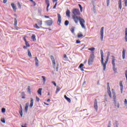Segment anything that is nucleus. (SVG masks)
Returning <instances> with one entry per match:
<instances>
[{
	"mask_svg": "<svg viewBox=\"0 0 127 127\" xmlns=\"http://www.w3.org/2000/svg\"><path fill=\"white\" fill-rule=\"evenodd\" d=\"M51 59L53 63V67H55L56 66V63L55 62V59H54V57H53V56H51Z\"/></svg>",
	"mask_w": 127,
	"mask_h": 127,
	"instance_id": "9",
	"label": "nucleus"
},
{
	"mask_svg": "<svg viewBox=\"0 0 127 127\" xmlns=\"http://www.w3.org/2000/svg\"><path fill=\"white\" fill-rule=\"evenodd\" d=\"M1 122L2 123H3V124H4V123H5V121L4 120V119H2V120H1Z\"/></svg>",
	"mask_w": 127,
	"mask_h": 127,
	"instance_id": "52",
	"label": "nucleus"
},
{
	"mask_svg": "<svg viewBox=\"0 0 127 127\" xmlns=\"http://www.w3.org/2000/svg\"><path fill=\"white\" fill-rule=\"evenodd\" d=\"M124 104H125V105H127V99H125Z\"/></svg>",
	"mask_w": 127,
	"mask_h": 127,
	"instance_id": "49",
	"label": "nucleus"
},
{
	"mask_svg": "<svg viewBox=\"0 0 127 127\" xmlns=\"http://www.w3.org/2000/svg\"><path fill=\"white\" fill-rule=\"evenodd\" d=\"M17 4L19 8H21V5H20V3H19V2H17Z\"/></svg>",
	"mask_w": 127,
	"mask_h": 127,
	"instance_id": "39",
	"label": "nucleus"
},
{
	"mask_svg": "<svg viewBox=\"0 0 127 127\" xmlns=\"http://www.w3.org/2000/svg\"><path fill=\"white\" fill-rule=\"evenodd\" d=\"M107 87H110V83H107Z\"/></svg>",
	"mask_w": 127,
	"mask_h": 127,
	"instance_id": "62",
	"label": "nucleus"
},
{
	"mask_svg": "<svg viewBox=\"0 0 127 127\" xmlns=\"http://www.w3.org/2000/svg\"><path fill=\"white\" fill-rule=\"evenodd\" d=\"M78 6L80 8V12H82V11H83V7H82V5L80 4H78Z\"/></svg>",
	"mask_w": 127,
	"mask_h": 127,
	"instance_id": "32",
	"label": "nucleus"
},
{
	"mask_svg": "<svg viewBox=\"0 0 127 127\" xmlns=\"http://www.w3.org/2000/svg\"><path fill=\"white\" fill-rule=\"evenodd\" d=\"M7 2V0H3V3H6Z\"/></svg>",
	"mask_w": 127,
	"mask_h": 127,
	"instance_id": "53",
	"label": "nucleus"
},
{
	"mask_svg": "<svg viewBox=\"0 0 127 127\" xmlns=\"http://www.w3.org/2000/svg\"><path fill=\"white\" fill-rule=\"evenodd\" d=\"M83 66H84V64H81L79 66V68H83Z\"/></svg>",
	"mask_w": 127,
	"mask_h": 127,
	"instance_id": "42",
	"label": "nucleus"
},
{
	"mask_svg": "<svg viewBox=\"0 0 127 127\" xmlns=\"http://www.w3.org/2000/svg\"><path fill=\"white\" fill-rule=\"evenodd\" d=\"M58 21H57V23L58 25H60L61 24V21H62V17H61V15H60V14L58 13Z\"/></svg>",
	"mask_w": 127,
	"mask_h": 127,
	"instance_id": "8",
	"label": "nucleus"
},
{
	"mask_svg": "<svg viewBox=\"0 0 127 127\" xmlns=\"http://www.w3.org/2000/svg\"><path fill=\"white\" fill-rule=\"evenodd\" d=\"M53 2H55V1H57V0H53Z\"/></svg>",
	"mask_w": 127,
	"mask_h": 127,
	"instance_id": "64",
	"label": "nucleus"
},
{
	"mask_svg": "<svg viewBox=\"0 0 127 127\" xmlns=\"http://www.w3.org/2000/svg\"><path fill=\"white\" fill-rule=\"evenodd\" d=\"M14 28H15V30H18V29H20V28L17 27L16 25L14 26Z\"/></svg>",
	"mask_w": 127,
	"mask_h": 127,
	"instance_id": "38",
	"label": "nucleus"
},
{
	"mask_svg": "<svg viewBox=\"0 0 127 127\" xmlns=\"http://www.w3.org/2000/svg\"><path fill=\"white\" fill-rule=\"evenodd\" d=\"M120 89H121V93L123 94V91L124 90V86L123 85V81H121L120 82Z\"/></svg>",
	"mask_w": 127,
	"mask_h": 127,
	"instance_id": "10",
	"label": "nucleus"
},
{
	"mask_svg": "<svg viewBox=\"0 0 127 127\" xmlns=\"http://www.w3.org/2000/svg\"><path fill=\"white\" fill-rule=\"evenodd\" d=\"M77 37L78 38H81V37H83V34L79 33L77 34Z\"/></svg>",
	"mask_w": 127,
	"mask_h": 127,
	"instance_id": "26",
	"label": "nucleus"
},
{
	"mask_svg": "<svg viewBox=\"0 0 127 127\" xmlns=\"http://www.w3.org/2000/svg\"><path fill=\"white\" fill-rule=\"evenodd\" d=\"M64 99H65V100H66L68 103H71V99L67 97L65 95H64Z\"/></svg>",
	"mask_w": 127,
	"mask_h": 127,
	"instance_id": "21",
	"label": "nucleus"
},
{
	"mask_svg": "<svg viewBox=\"0 0 127 127\" xmlns=\"http://www.w3.org/2000/svg\"><path fill=\"white\" fill-rule=\"evenodd\" d=\"M42 88H39L38 90V94H39V95H42Z\"/></svg>",
	"mask_w": 127,
	"mask_h": 127,
	"instance_id": "25",
	"label": "nucleus"
},
{
	"mask_svg": "<svg viewBox=\"0 0 127 127\" xmlns=\"http://www.w3.org/2000/svg\"><path fill=\"white\" fill-rule=\"evenodd\" d=\"M100 54L101 58V64L103 66V71H105L106 70L107 64L109 61V59L110 58V56L111 55V54L110 53V52L108 53L106 61H105V63H104V52L102 50L100 51Z\"/></svg>",
	"mask_w": 127,
	"mask_h": 127,
	"instance_id": "2",
	"label": "nucleus"
},
{
	"mask_svg": "<svg viewBox=\"0 0 127 127\" xmlns=\"http://www.w3.org/2000/svg\"><path fill=\"white\" fill-rule=\"evenodd\" d=\"M100 38L101 41L104 40V27H102L100 30Z\"/></svg>",
	"mask_w": 127,
	"mask_h": 127,
	"instance_id": "5",
	"label": "nucleus"
},
{
	"mask_svg": "<svg viewBox=\"0 0 127 127\" xmlns=\"http://www.w3.org/2000/svg\"><path fill=\"white\" fill-rule=\"evenodd\" d=\"M21 96H22V99H25V93L24 92H22L21 93Z\"/></svg>",
	"mask_w": 127,
	"mask_h": 127,
	"instance_id": "27",
	"label": "nucleus"
},
{
	"mask_svg": "<svg viewBox=\"0 0 127 127\" xmlns=\"http://www.w3.org/2000/svg\"><path fill=\"white\" fill-rule=\"evenodd\" d=\"M23 39H24L25 42H27V41H26V39H25V38H24Z\"/></svg>",
	"mask_w": 127,
	"mask_h": 127,
	"instance_id": "61",
	"label": "nucleus"
},
{
	"mask_svg": "<svg viewBox=\"0 0 127 127\" xmlns=\"http://www.w3.org/2000/svg\"><path fill=\"white\" fill-rule=\"evenodd\" d=\"M41 78H43V80H45L46 79V78L44 76H42Z\"/></svg>",
	"mask_w": 127,
	"mask_h": 127,
	"instance_id": "58",
	"label": "nucleus"
},
{
	"mask_svg": "<svg viewBox=\"0 0 127 127\" xmlns=\"http://www.w3.org/2000/svg\"><path fill=\"white\" fill-rule=\"evenodd\" d=\"M70 11L69 10V9H67L65 13L66 16H67L68 17H70Z\"/></svg>",
	"mask_w": 127,
	"mask_h": 127,
	"instance_id": "20",
	"label": "nucleus"
},
{
	"mask_svg": "<svg viewBox=\"0 0 127 127\" xmlns=\"http://www.w3.org/2000/svg\"><path fill=\"white\" fill-rule=\"evenodd\" d=\"M52 83L53 84H54L55 87H56L57 84H56V82H55V81H52Z\"/></svg>",
	"mask_w": 127,
	"mask_h": 127,
	"instance_id": "46",
	"label": "nucleus"
},
{
	"mask_svg": "<svg viewBox=\"0 0 127 127\" xmlns=\"http://www.w3.org/2000/svg\"><path fill=\"white\" fill-rule=\"evenodd\" d=\"M125 40L127 42V28H125Z\"/></svg>",
	"mask_w": 127,
	"mask_h": 127,
	"instance_id": "22",
	"label": "nucleus"
},
{
	"mask_svg": "<svg viewBox=\"0 0 127 127\" xmlns=\"http://www.w3.org/2000/svg\"><path fill=\"white\" fill-rule=\"evenodd\" d=\"M112 94H113V100H117V98L116 96V92L112 91Z\"/></svg>",
	"mask_w": 127,
	"mask_h": 127,
	"instance_id": "24",
	"label": "nucleus"
},
{
	"mask_svg": "<svg viewBox=\"0 0 127 127\" xmlns=\"http://www.w3.org/2000/svg\"><path fill=\"white\" fill-rule=\"evenodd\" d=\"M25 44L27 47H30V45H29V43H28V42H25Z\"/></svg>",
	"mask_w": 127,
	"mask_h": 127,
	"instance_id": "36",
	"label": "nucleus"
},
{
	"mask_svg": "<svg viewBox=\"0 0 127 127\" xmlns=\"http://www.w3.org/2000/svg\"><path fill=\"white\" fill-rule=\"evenodd\" d=\"M28 55L29 57H32V55H31V53L30 52V51H29V50H28Z\"/></svg>",
	"mask_w": 127,
	"mask_h": 127,
	"instance_id": "28",
	"label": "nucleus"
},
{
	"mask_svg": "<svg viewBox=\"0 0 127 127\" xmlns=\"http://www.w3.org/2000/svg\"><path fill=\"white\" fill-rule=\"evenodd\" d=\"M81 71H84V68L83 67L80 68Z\"/></svg>",
	"mask_w": 127,
	"mask_h": 127,
	"instance_id": "60",
	"label": "nucleus"
},
{
	"mask_svg": "<svg viewBox=\"0 0 127 127\" xmlns=\"http://www.w3.org/2000/svg\"><path fill=\"white\" fill-rule=\"evenodd\" d=\"M72 12L73 14L72 16V19L75 23L77 24L79 22L80 25H81L82 28L85 29V28H86V26H85L86 21H85V19L79 16L81 15V13L80 12L79 9L73 8L72 10Z\"/></svg>",
	"mask_w": 127,
	"mask_h": 127,
	"instance_id": "1",
	"label": "nucleus"
},
{
	"mask_svg": "<svg viewBox=\"0 0 127 127\" xmlns=\"http://www.w3.org/2000/svg\"><path fill=\"white\" fill-rule=\"evenodd\" d=\"M17 25V20H16V18L14 19V26H16Z\"/></svg>",
	"mask_w": 127,
	"mask_h": 127,
	"instance_id": "29",
	"label": "nucleus"
},
{
	"mask_svg": "<svg viewBox=\"0 0 127 127\" xmlns=\"http://www.w3.org/2000/svg\"><path fill=\"white\" fill-rule=\"evenodd\" d=\"M19 111H22V106H21V105H20V108Z\"/></svg>",
	"mask_w": 127,
	"mask_h": 127,
	"instance_id": "56",
	"label": "nucleus"
},
{
	"mask_svg": "<svg viewBox=\"0 0 127 127\" xmlns=\"http://www.w3.org/2000/svg\"><path fill=\"white\" fill-rule=\"evenodd\" d=\"M59 91H60V88H59V87L57 86V90L56 91V94H58V92H59Z\"/></svg>",
	"mask_w": 127,
	"mask_h": 127,
	"instance_id": "31",
	"label": "nucleus"
},
{
	"mask_svg": "<svg viewBox=\"0 0 127 127\" xmlns=\"http://www.w3.org/2000/svg\"><path fill=\"white\" fill-rule=\"evenodd\" d=\"M75 30V28H71L70 29V31L72 33H74V31Z\"/></svg>",
	"mask_w": 127,
	"mask_h": 127,
	"instance_id": "37",
	"label": "nucleus"
},
{
	"mask_svg": "<svg viewBox=\"0 0 127 127\" xmlns=\"http://www.w3.org/2000/svg\"><path fill=\"white\" fill-rule=\"evenodd\" d=\"M111 121L109 122L108 127H111Z\"/></svg>",
	"mask_w": 127,
	"mask_h": 127,
	"instance_id": "48",
	"label": "nucleus"
},
{
	"mask_svg": "<svg viewBox=\"0 0 127 127\" xmlns=\"http://www.w3.org/2000/svg\"><path fill=\"white\" fill-rule=\"evenodd\" d=\"M45 23L48 25V26H51L52 24H53V20L52 19L51 20H48L45 21Z\"/></svg>",
	"mask_w": 127,
	"mask_h": 127,
	"instance_id": "6",
	"label": "nucleus"
},
{
	"mask_svg": "<svg viewBox=\"0 0 127 127\" xmlns=\"http://www.w3.org/2000/svg\"><path fill=\"white\" fill-rule=\"evenodd\" d=\"M27 90H28V93H29V94H31V91L30 86H28Z\"/></svg>",
	"mask_w": 127,
	"mask_h": 127,
	"instance_id": "33",
	"label": "nucleus"
},
{
	"mask_svg": "<svg viewBox=\"0 0 127 127\" xmlns=\"http://www.w3.org/2000/svg\"><path fill=\"white\" fill-rule=\"evenodd\" d=\"M11 6H12L14 11H16V6L14 5V3H11Z\"/></svg>",
	"mask_w": 127,
	"mask_h": 127,
	"instance_id": "15",
	"label": "nucleus"
},
{
	"mask_svg": "<svg viewBox=\"0 0 127 127\" xmlns=\"http://www.w3.org/2000/svg\"><path fill=\"white\" fill-rule=\"evenodd\" d=\"M125 76L126 77V79L127 80V70L125 71Z\"/></svg>",
	"mask_w": 127,
	"mask_h": 127,
	"instance_id": "50",
	"label": "nucleus"
},
{
	"mask_svg": "<svg viewBox=\"0 0 127 127\" xmlns=\"http://www.w3.org/2000/svg\"><path fill=\"white\" fill-rule=\"evenodd\" d=\"M32 3H33L34 6H35V5H36V3L35 2V1H33L32 2Z\"/></svg>",
	"mask_w": 127,
	"mask_h": 127,
	"instance_id": "55",
	"label": "nucleus"
},
{
	"mask_svg": "<svg viewBox=\"0 0 127 127\" xmlns=\"http://www.w3.org/2000/svg\"><path fill=\"white\" fill-rule=\"evenodd\" d=\"M45 18H49V16H45Z\"/></svg>",
	"mask_w": 127,
	"mask_h": 127,
	"instance_id": "59",
	"label": "nucleus"
},
{
	"mask_svg": "<svg viewBox=\"0 0 127 127\" xmlns=\"http://www.w3.org/2000/svg\"><path fill=\"white\" fill-rule=\"evenodd\" d=\"M118 4L119 5L120 9H122V0H119Z\"/></svg>",
	"mask_w": 127,
	"mask_h": 127,
	"instance_id": "23",
	"label": "nucleus"
},
{
	"mask_svg": "<svg viewBox=\"0 0 127 127\" xmlns=\"http://www.w3.org/2000/svg\"><path fill=\"white\" fill-rule=\"evenodd\" d=\"M68 24H69V21H68V20L65 21L64 25H65V26H68Z\"/></svg>",
	"mask_w": 127,
	"mask_h": 127,
	"instance_id": "30",
	"label": "nucleus"
},
{
	"mask_svg": "<svg viewBox=\"0 0 127 127\" xmlns=\"http://www.w3.org/2000/svg\"><path fill=\"white\" fill-rule=\"evenodd\" d=\"M125 6H127V0H125Z\"/></svg>",
	"mask_w": 127,
	"mask_h": 127,
	"instance_id": "51",
	"label": "nucleus"
},
{
	"mask_svg": "<svg viewBox=\"0 0 127 127\" xmlns=\"http://www.w3.org/2000/svg\"><path fill=\"white\" fill-rule=\"evenodd\" d=\"M57 5V2H56L55 4V5L53 7V9H55V8H56V6Z\"/></svg>",
	"mask_w": 127,
	"mask_h": 127,
	"instance_id": "47",
	"label": "nucleus"
},
{
	"mask_svg": "<svg viewBox=\"0 0 127 127\" xmlns=\"http://www.w3.org/2000/svg\"><path fill=\"white\" fill-rule=\"evenodd\" d=\"M31 39L33 41H36V36L35 34H33L31 36Z\"/></svg>",
	"mask_w": 127,
	"mask_h": 127,
	"instance_id": "19",
	"label": "nucleus"
},
{
	"mask_svg": "<svg viewBox=\"0 0 127 127\" xmlns=\"http://www.w3.org/2000/svg\"><path fill=\"white\" fill-rule=\"evenodd\" d=\"M1 113H5V108H2L1 109Z\"/></svg>",
	"mask_w": 127,
	"mask_h": 127,
	"instance_id": "40",
	"label": "nucleus"
},
{
	"mask_svg": "<svg viewBox=\"0 0 127 127\" xmlns=\"http://www.w3.org/2000/svg\"><path fill=\"white\" fill-rule=\"evenodd\" d=\"M36 100L37 102H39L40 99H39V98H38V97L37 96L36 98Z\"/></svg>",
	"mask_w": 127,
	"mask_h": 127,
	"instance_id": "45",
	"label": "nucleus"
},
{
	"mask_svg": "<svg viewBox=\"0 0 127 127\" xmlns=\"http://www.w3.org/2000/svg\"><path fill=\"white\" fill-rule=\"evenodd\" d=\"M94 108L96 112H98V100L97 99H95L94 100Z\"/></svg>",
	"mask_w": 127,
	"mask_h": 127,
	"instance_id": "7",
	"label": "nucleus"
},
{
	"mask_svg": "<svg viewBox=\"0 0 127 127\" xmlns=\"http://www.w3.org/2000/svg\"><path fill=\"white\" fill-rule=\"evenodd\" d=\"M27 46H24L23 47V48H24V49H26V48H27Z\"/></svg>",
	"mask_w": 127,
	"mask_h": 127,
	"instance_id": "63",
	"label": "nucleus"
},
{
	"mask_svg": "<svg viewBox=\"0 0 127 127\" xmlns=\"http://www.w3.org/2000/svg\"><path fill=\"white\" fill-rule=\"evenodd\" d=\"M113 58L112 59V64L113 65V69L114 71H117V68H116V64L115 62H116V59H115V57H113Z\"/></svg>",
	"mask_w": 127,
	"mask_h": 127,
	"instance_id": "4",
	"label": "nucleus"
},
{
	"mask_svg": "<svg viewBox=\"0 0 127 127\" xmlns=\"http://www.w3.org/2000/svg\"><path fill=\"white\" fill-rule=\"evenodd\" d=\"M80 43H81V41H80L76 40V44H80Z\"/></svg>",
	"mask_w": 127,
	"mask_h": 127,
	"instance_id": "43",
	"label": "nucleus"
},
{
	"mask_svg": "<svg viewBox=\"0 0 127 127\" xmlns=\"http://www.w3.org/2000/svg\"><path fill=\"white\" fill-rule=\"evenodd\" d=\"M33 102H34V100L32 98H31L30 104L29 106V107L30 108H32V107H33Z\"/></svg>",
	"mask_w": 127,
	"mask_h": 127,
	"instance_id": "18",
	"label": "nucleus"
},
{
	"mask_svg": "<svg viewBox=\"0 0 127 127\" xmlns=\"http://www.w3.org/2000/svg\"><path fill=\"white\" fill-rule=\"evenodd\" d=\"M94 59H95V52H92L91 53L88 59V65H92V63L94 62Z\"/></svg>",
	"mask_w": 127,
	"mask_h": 127,
	"instance_id": "3",
	"label": "nucleus"
},
{
	"mask_svg": "<svg viewBox=\"0 0 127 127\" xmlns=\"http://www.w3.org/2000/svg\"><path fill=\"white\" fill-rule=\"evenodd\" d=\"M35 61L36 63V66H37V67H38V66H39V62L37 57L35 58Z\"/></svg>",
	"mask_w": 127,
	"mask_h": 127,
	"instance_id": "14",
	"label": "nucleus"
},
{
	"mask_svg": "<svg viewBox=\"0 0 127 127\" xmlns=\"http://www.w3.org/2000/svg\"><path fill=\"white\" fill-rule=\"evenodd\" d=\"M34 27H35V28H37V29H39V28H40V27L38 26L37 24H35L34 26Z\"/></svg>",
	"mask_w": 127,
	"mask_h": 127,
	"instance_id": "34",
	"label": "nucleus"
},
{
	"mask_svg": "<svg viewBox=\"0 0 127 127\" xmlns=\"http://www.w3.org/2000/svg\"><path fill=\"white\" fill-rule=\"evenodd\" d=\"M29 106V103H26L25 104V107L24 109V111L25 113H27V111L28 110V107Z\"/></svg>",
	"mask_w": 127,
	"mask_h": 127,
	"instance_id": "13",
	"label": "nucleus"
},
{
	"mask_svg": "<svg viewBox=\"0 0 127 127\" xmlns=\"http://www.w3.org/2000/svg\"><path fill=\"white\" fill-rule=\"evenodd\" d=\"M64 58H65V59H67L68 58H67V55H64Z\"/></svg>",
	"mask_w": 127,
	"mask_h": 127,
	"instance_id": "54",
	"label": "nucleus"
},
{
	"mask_svg": "<svg viewBox=\"0 0 127 127\" xmlns=\"http://www.w3.org/2000/svg\"><path fill=\"white\" fill-rule=\"evenodd\" d=\"M107 4H109V3H110V0H107Z\"/></svg>",
	"mask_w": 127,
	"mask_h": 127,
	"instance_id": "57",
	"label": "nucleus"
},
{
	"mask_svg": "<svg viewBox=\"0 0 127 127\" xmlns=\"http://www.w3.org/2000/svg\"><path fill=\"white\" fill-rule=\"evenodd\" d=\"M122 57L123 59H125L126 58V50L125 49H123L122 52Z\"/></svg>",
	"mask_w": 127,
	"mask_h": 127,
	"instance_id": "17",
	"label": "nucleus"
},
{
	"mask_svg": "<svg viewBox=\"0 0 127 127\" xmlns=\"http://www.w3.org/2000/svg\"><path fill=\"white\" fill-rule=\"evenodd\" d=\"M88 50H90V51H94L95 50V48H90L88 49Z\"/></svg>",
	"mask_w": 127,
	"mask_h": 127,
	"instance_id": "35",
	"label": "nucleus"
},
{
	"mask_svg": "<svg viewBox=\"0 0 127 127\" xmlns=\"http://www.w3.org/2000/svg\"><path fill=\"white\" fill-rule=\"evenodd\" d=\"M19 114H20V115L21 118H22V115H23L22 111H19Z\"/></svg>",
	"mask_w": 127,
	"mask_h": 127,
	"instance_id": "44",
	"label": "nucleus"
},
{
	"mask_svg": "<svg viewBox=\"0 0 127 127\" xmlns=\"http://www.w3.org/2000/svg\"><path fill=\"white\" fill-rule=\"evenodd\" d=\"M107 93H108L109 97L112 98V92H111V88H110V86L107 87Z\"/></svg>",
	"mask_w": 127,
	"mask_h": 127,
	"instance_id": "11",
	"label": "nucleus"
},
{
	"mask_svg": "<svg viewBox=\"0 0 127 127\" xmlns=\"http://www.w3.org/2000/svg\"><path fill=\"white\" fill-rule=\"evenodd\" d=\"M115 106L117 107V108H120V103H117V99H115L114 100Z\"/></svg>",
	"mask_w": 127,
	"mask_h": 127,
	"instance_id": "16",
	"label": "nucleus"
},
{
	"mask_svg": "<svg viewBox=\"0 0 127 127\" xmlns=\"http://www.w3.org/2000/svg\"><path fill=\"white\" fill-rule=\"evenodd\" d=\"M38 25H40V26H41L42 25V21H40V22L38 23Z\"/></svg>",
	"mask_w": 127,
	"mask_h": 127,
	"instance_id": "41",
	"label": "nucleus"
},
{
	"mask_svg": "<svg viewBox=\"0 0 127 127\" xmlns=\"http://www.w3.org/2000/svg\"><path fill=\"white\" fill-rule=\"evenodd\" d=\"M46 3L47 4V11L48 12L49 11V6H50V2H49V0H46Z\"/></svg>",
	"mask_w": 127,
	"mask_h": 127,
	"instance_id": "12",
	"label": "nucleus"
}]
</instances>
